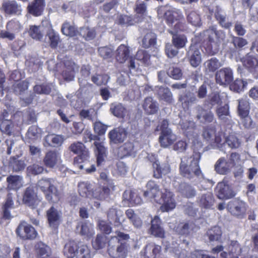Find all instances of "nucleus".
Instances as JSON below:
<instances>
[{"mask_svg": "<svg viewBox=\"0 0 258 258\" xmlns=\"http://www.w3.org/2000/svg\"><path fill=\"white\" fill-rule=\"evenodd\" d=\"M147 189L144 192V197L147 200L153 199L156 203L162 204L160 207L162 212H169L175 208L176 203L172 192L166 188L160 189L152 180L147 183Z\"/></svg>", "mask_w": 258, "mask_h": 258, "instance_id": "f257e3e1", "label": "nucleus"}, {"mask_svg": "<svg viewBox=\"0 0 258 258\" xmlns=\"http://www.w3.org/2000/svg\"><path fill=\"white\" fill-rule=\"evenodd\" d=\"M200 158V153L196 152L194 153L192 157L182 158L179 166L180 174L188 179H194L202 175L199 164Z\"/></svg>", "mask_w": 258, "mask_h": 258, "instance_id": "f03ea898", "label": "nucleus"}, {"mask_svg": "<svg viewBox=\"0 0 258 258\" xmlns=\"http://www.w3.org/2000/svg\"><path fill=\"white\" fill-rule=\"evenodd\" d=\"M221 102V98L219 93H213L210 98L204 101V105L207 107L208 109H205L201 105L196 106L195 108L196 113L195 118L200 123H206L213 122L215 119L213 112L211 109L215 105Z\"/></svg>", "mask_w": 258, "mask_h": 258, "instance_id": "7ed1b4c3", "label": "nucleus"}, {"mask_svg": "<svg viewBox=\"0 0 258 258\" xmlns=\"http://www.w3.org/2000/svg\"><path fill=\"white\" fill-rule=\"evenodd\" d=\"M56 183L53 178H42L38 181L36 186L45 194L48 201L54 203L59 199V192L56 187Z\"/></svg>", "mask_w": 258, "mask_h": 258, "instance_id": "20e7f679", "label": "nucleus"}, {"mask_svg": "<svg viewBox=\"0 0 258 258\" xmlns=\"http://www.w3.org/2000/svg\"><path fill=\"white\" fill-rule=\"evenodd\" d=\"M108 252L112 258H125L127 255V245L116 236L108 241Z\"/></svg>", "mask_w": 258, "mask_h": 258, "instance_id": "39448f33", "label": "nucleus"}, {"mask_svg": "<svg viewBox=\"0 0 258 258\" xmlns=\"http://www.w3.org/2000/svg\"><path fill=\"white\" fill-rule=\"evenodd\" d=\"M206 39L211 46H219L225 38V33L221 30H217L215 26H212L205 31Z\"/></svg>", "mask_w": 258, "mask_h": 258, "instance_id": "423d86ee", "label": "nucleus"}, {"mask_svg": "<svg viewBox=\"0 0 258 258\" xmlns=\"http://www.w3.org/2000/svg\"><path fill=\"white\" fill-rule=\"evenodd\" d=\"M22 29L20 22L16 20L9 21L6 25V30L1 31L0 37L6 38L9 40H13L16 35L19 33Z\"/></svg>", "mask_w": 258, "mask_h": 258, "instance_id": "0eeeda50", "label": "nucleus"}, {"mask_svg": "<svg viewBox=\"0 0 258 258\" xmlns=\"http://www.w3.org/2000/svg\"><path fill=\"white\" fill-rule=\"evenodd\" d=\"M16 233L23 240L34 239L37 235L34 228L25 221H22L19 224Z\"/></svg>", "mask_w": 258, "mask_h": 258, "instance_id": "6e6552de", "label": "nucleus"}, {"mask_svg": "<svg viewBox=\"0 0 258 258\" xmlns=\"http://www.w3.org/2000/svg\"><path fill=\"white\" fill-rule=\"evenodd\" d=\"M227 209L232 215L242 218L245 214L247 205L242 201L234 199L228 203Z\"/></svg>", "mask_w": 258, "mask_h": 258, "instance_id": "1a4fd4ad", "label": "nucleus"}, {"mask_svg": "<svg viewBox=\"0 0 258 258\" xmlns=\"http://www.w3.org/2000/svg\"><path fill=\"white\" fill-rule=\"evenodd\" d=\"M149 160L152 163L153 176L155 178L159 179L162 175H166L170 172V169L168 164L164 163L161 165L159 160L153 155L149 157Z\"/></svg>", "mask_w": 258, "mask_h": 258, "instance_id": "9d476101", "label": "nucleus"}, {"mask_svg": "<svg viewBox=\"0 0 258 258\" xmlns=\"http://www.w3.org/2000/svg\"><path fill=\"white\" fill-rule=\"evenodd\" d=\"M216 83L221 86H225L231 83L233 80L232 70L225 68L217 71L215 75Z\"/></svg>", "mask_w": 258, "mask_h": 258, "instance_id": "9b49d317", "label": "nucleus"}, {"mask_svg": "<svg viewBox=\"0 0 258 258\" xmlns=\"http://www.w3.org/2000/svg\"><path fill=\"white\" fill-rule=\"evenodd\" d=\"M23 202L32 208H35L38 204L39 201L33 187L29 186L26 188L23 196Z\"/></svg>", "mask_w": 258, "mask_h": 258, "instance_id": "f8f14e48", "label": "nucleus"}, {"mask_svg": "<svg viewBox=\"0 0 258 258\" xmlns=\"http://www.w3.org/2000/svg\"><path fill=\"white\" fill-rule=\"evenodd\" d=\"M187 57L193 67H197L201 62V54L198 45L191 44L187 52Z\"/></svg>", "mask_w": 258, "mask_h": 258, "instance_id": "ddd939ff", "label": "nucleus"}, {"mask_svg": "<svg viewBox=\"0 0 258 258\" xmlns=\"http://www.w3.org/2000/svg\"><path fill=\"white\" fill-rule=\"evenodd\" d=\"M218 198L220 199H228L233 198L235 194L231 187L224 182L218 183L216 188Z\"/></svg>", "mask_w": 258, "mask_h": 258, "instance_id": "4468645a", "label": "nucleus"}, {"mask_svg": "<svg viewBox=\"0 0 258 258\" xmlns=\"http://www.w3.org/2000/svg\"><path fill=\"white\" fill-rule=\"evenodd\" d=\"M167 22L174 26L176 30L180 29V23L179 21L183 18L181 12L178 10H169L165 13Z\"/></svg>", "mask_w": 258, "mask_h": 258, "instance_id": "2eb2a0df", "label": "nucleus"}, {"mask_svg": "<svg viewBox=\"0 0 258 258\" xmlns=\"http://www.w3.org/2000/svg\"><path fill=\"white\" fill-rule=\"evenodd\" d=\"M46 216L50 227L53 229L57 228L60 222L61 212L52 206L47 210Z\"/></svg>", "mask_w": 258, "mask_h": 258, "instance_id": "dca6fc26", "label": "nucleus"}, {"mask_svg": "<svg viewBox=\"0 0 258 258\" xmlns=\"http://www.w3.org/2000/svg\"><path fill=\"white\" fill-rule=\"evenodd\" d=\"M64 69L62 72V77L64 80L70 82L73 81L75 74L79 70L78 66L70 60L64 61Z\"/></svg>", "mask_w": 258, "mask_h": 258, "instance_id": "f3484780", "label": "nucleus"}, {"mask_svg": "<svg viewBox=\"0 0 258 258\" xmlns=\"http://www.w3.org/2000/svg\"><path fill=\"white\" fill-rule=\"evenodd\" d=\"M149 233L155 237L163 238L165 231L161 226V221L158 216H155L151 221Z\"/></svg>", "mask_w": 258, "mask_h": 258, "instance_id": "a211bd4d", "label": "nucleus"}, {"mask_svg": "<svg viewBox=\"0 0 258 258\" xmlns=\"http://www.w3.org/2000/svg\"><path fill=\"white\" fill-rule=\"evenodd\" d=\"M126 137V131L124 128L118 127L110 131L108 137L111 143L119 144L122 143Z\"/></svg>", "mask_w": 258, "mask_h": 258, "instance_id": "6ab92c4d", "label": "nucleus"}, {"mask_svg": "<svg viewBox=\"0 0 258 258\" xmlns=\"http://www.w3.org/2000/svg\"><path fill=\"white\" fill-rule=\"evenodd\" d=\"M154 91L160 100L165 101L168 104L173 102L172 94L168 88L156 86Z\"/></svg>", "mask_w": 258, "mask_h": 258, "instance_id": "aec40b11", "label": "nucleus"}, {"mask_svg": "<svg viewBox=\"0 0 258 258\" xmlns=\"http://www.w3.org/2000/svg\"><path fill=\"white\" fill-rule=\"evenodd\" d=\"M94 145L95 147V153L97 157V166L103 164L105 161V158L107 156V150L103 142L95 141Z\"/></svg>", "mask_w": 258, "mask_h": 258, "instance_id": "412c9836", "label": "nucleus"}, {"mask_svg": "<svg viewBox=\"0 0 258 258\" xmlns=\"http://www.w3.org/2000/svg\"><path fill=\"white\" fill-rule=\"evenodd\" d=\"M60 161V154L56 151L47 152L44 157V164L48 168H53Z\"/></svg>", "mask_w": 258, "mask_h": 258, "instance_id": "4be33fe9", "label": "nucleus"}, {"mask_svg": "<svg viewBox=\"0 0 258 258\" xmlns=\"http://www.w3.org/2000/svg\"><path fill=\"white\" fill-rule=\"evenodd\" d=\"M45 7L44 0H34L28 5L27 9L30 14L37 17L42 14Z\"/></svg>", "mask_w": 258, "mask_h": 258, "instance_id": "5701e85b", "label": "nucleus"}, {"mask_svg": "<svg viewBox=\"0 0 258 258\" xmlns=\"http://www.w3.org/2000/svg\"><path fill=\"white\" fill-rule=\"evenodd\" d=\"M174 186L178 192L187 198H191L196 195L195 189L187 183L181 182L176 184V182H175Z\"/></svg>", "mask_w": 258, "mask_h": 258, "instance_id": "b1692460", "label": "nucleus"}, {"mask_svg": "<svg viewBox=\"0 0 258 258\" xmlns=\"http://www.w3.org/2000/svg\"><path fill=\"white\" fill-rule=\"evenodd\" d=\"M2 8L5 13L9 15H20L22 12V8L15 1L4 2Z\"/></svg>", "mask_w": 258, "mask_h": 258, "instance_id": "393cba45", "label": "nucleus"}, {"mask_svg": "<svg viewBox=\"0 0 258 258\" xmlns=\"http://www.w3.org/2000/svg\"><path fill=\"white\" fill-rule=\"evenodd\" d=\"M142 106L145 111L149 114H154L159 110L158 102L151 97L145 98Z\"/></svg>", "mask_w": 258, "mask_h": 258, "instance_id": "a878e982", "label": "nucleus"}, {"mask_svg": "<svg viewBox=\"0 0 258 258\" xmlns=\"http://www.w3.org/2000/svg\"><path fill=\"white\" fill-rule=\"evenodd\" d=\"M176 140V136L172 131L161 133L159 141L161 146L166 148L171 145Z\"/></svg>", "mask_w": 258, "mask_h": 258, "instance_id": "bb28decb", "label": "nucleus"}, {"mask_svg": "<svg viewBox=\"0 0 258 258\" xmlns=\"http://www.w3.org/2000/svg\"><path fill=\"white\" fill-rule=\"evenodd\" d=\"M63 140L62 136L49 134L45 137L43 145L45 147H58L61 145Z\"/></svg>", "mask_w": 258, "mask_h": 258, "instance_id": "cd10ccee", "label": "nucleus"}, {"mask_svg": "<svg viewBox=\"0 0 258 258\" xmlns=\"http://www.w3.org/2000/svg\"><path fill=\"white\" fill-rule=\"evenodd\" d=\"M196 226L192 221L181 222L175 227V231L180 235H187L194 230Z\"/></svg>", "mask_w": 258, "mask_h": 258, "instance_id": "c85d7f7f", "label": "nucleus"}, {"mask_svg": "<svg viewBox=\"0 0 258 258\" xmlns=\"http://www.w3.org/2000/svg\"><path fill=\"white\" fill-rule=\"evenodd\" d=\"M110 111L114 116L119 118H123L127 113L125 106L122 104L117 102L111 104Z\"/></svg>", "mask_w": 258, "mask_h": 258, "instance_id": "c756f323", "label": "nucleus"}, {"mask_svg": "<svg viewBox=\"0 0 258 258\" xmlns=\"http://www.w3.org/2000/svg\"><path fill=\"white\" fill-rule=\"evenodd\" d=\"M231 166L224 158L221 157L218 159L215 165V171L220 174H227L230 171Z\"/></svg>", "mask_w": 258, "mask_h": 258, "instance_id": "7c9ffc66", "label": "nucleus"}, {"mask_svg": "<svg viewBox=\"0 0 258 258\" xmlns=\"http://www.w3.org/2000/svg\"><path fill=\"white\" fill-rule=\"evenodd\" d=\"M216 113L218 118L223 122L230 123L231 116L229 112V107L228 104L220 106L216 109Z\"/></svg>", "mask_w": 258, "mask_h": 258, "instance_id": "2f4dec72", "label": "nucleus"}, {"mask_svg": "<svg viewBox=\"0 0 258 258\" xmlns=\"http://www.w3.org/2000/svg\"><path fill=\"white\" fill-rule=\"evenodd\" d=\"M182 130H184L186 136L190 138L192 137H196L197 135L196 132V125L193 121H185V122H179Z\"/></svg>", "mask_w": 258, "mask_h": 258, "instance_id": "473e14b6", "label": "nucleus"}, {"mask_svg": "<svg viewBox=\"0 0 258 258\" xmlns=\"http://www.w3.org/2000/svg\"><path fill=\"white\" fill-rule=\"evenodd\" d=\"M161 250V247L154 243H150L146 245L144 248L145 255L148 258H156Z\"/></svg>", "mask_w": 258, "mask_h": 258, "instance_id": "72a5a7b5", "label": "nucleus"}, {"mask_svg": "<svg viewBox=\"0 0 258 258\" xmlns=\"http://www.w3.org/2000/svg\"><path fill=\"white\" fill-rule=\"evenodd\" d=\"M222 230L218 226H215L208 229L205 237H207L209 242L219 241L221 238Z\"/></svg>", "mask_w": 258, "mask_h": 258, "instance_id": "f704fd0d", "label": "nucleus"}, {"mask_svg": "<svg viewBox=\"0 0 258 258\" xmlns=\"http://www.w3.org/2000/svg\"><path fill=\"white\" fill-rule=\"evenodd\" d=\"M136 153L135 146L131 142H126L118 148V156L122 158L128 155H133Z\"/></svg>", "mask_w": 258, "mask_h": 258, "instance_id": "c9c22d12", "label": "nucleus"}, {"mask_svg": "<svg viewBox=\"0 0 258 258\" xmlns=\"http://www.w3.org/2000/svg\"><path fill=\"white\" fill-rule=\"evenodd\" d=\"M243 65L256 76H258V60L251 56H247L243 60Z\"/></svg>", "mask_w": 258, "mask_h": 258, "instance_id": "e433bc0d", "label": "nucleus"}, {"mask_svg": "<svg viewBox=\"0 0 258 258\" xmlns=\"http://www.w3.org/2000/svg\"><path fill=\"white\" fill-rule=\"evenodd\" d=\"M69 150L74 154L81 155L84 158L89 156V152L85 146L81 142H75L69 147Z\"/></svg>", "mask_w": 258, "mask_h": 258, "instance_id": "4c0bfd02", "label": "nucleus"}, {"mask_svg": "<svg viewBox=\"0 0 258 258\" xmlns=\"http://www.w3.org/2000/svg\"><path fill=\"white\" fill-rule=\"evenodd\" d=\"M90 183L88 182H82L78 184V191L81 196L88 198H93L94 191Z\"/></svg>", "mask_w": 258, "mask_h": 258, "instance_id": "58836bf2", "label": "nucleus"}, {"mask_svg": "<svg viewBox=\"0 0 258 258\" xmlns=\"http://www.w3.org/2000/svg\"><path fill=\"white\" fill-rule=\"evenodd\" d=\"M215 17L218 24L224 29H230L232 26V23L228 21L226 14L221 11H217L215 13Z\"/></svg>", "mask_w": 258, "mask_h": 258, "instance_id": "ea45409f", "label": "nucleus"}, {"mask_svg": "<svg viewBox=\"0 0 258 258\" xmlns=\"http://www.w3.org/2000/svg\"><path fill=\"white\" fill-rule=\"evenodd\" d=\"M23 178L19 175H10L7 178V188L9 189H17L23 184Z\"/></svg>", "mask_w": 258, "mask_h": 258, "instance_id": "a19ab883", "label": "nucleus"}, {"mask_svg": "<svg viewBox=\"0 0 258 258\" xmlns=\"http://www.w3.org/2000/svg\"><path fill=\"white\" fill-rule=\"evenodd\" d=\"M125 215L135 228L140 229L142 227L143 222L140 217L136 214L132 209H128L125 211Z\"/></svg>", "mask_w": 258, "mask_h": 258, "instance_id": "79ce46f5", "label": "nucleus"}, {"mask_svg": "<svg viewBox=\"0 0 258 258\" xmlns=\"http://www.w3.org/2000/svg\"><path fill=\"white\" fill-rule=\"evenodd\" d=\"M169 32L172 35V44L177 48H183L187 42L186 37L183 34H175L173 31L169 30Z\"/></svg>", "mask_w": 258, "mask_h": 258, "instance_id": "37998d69", "label": "nucleus"}, {"mask_svg": "<svg viewBox=\"0 0 258 258\" xmlns=\"http://www.w3.org/2000/svg\"><path fill=\"white\" fill-rule=\"evenodd\" d=\"M179 101L181 103L183 107L188 108L189 106L195 103L197 99L193 93L187 92L179 96Z\"/></svg>", "mask_w": 258, "mask_h": 258, "instance_id": "c03bdc74", "label": "nucleus"}, {"mask_svg": "<svg viewBox=\"0 0 258 258\" xmlns=\"http://www.w3.org/2000/svg\"><path fill=\"white\" fill-rule=\"evenodd\" d=\"M130 51L127 46L120 45L116 51V59L119 63L124 62L129 57Z\"/></svg>", "mask_w": 258, "mask_h": 258, "instance_id": "a18cd8bd", "label": "nucleus"}, {"mask_svg": "<svg viewBox=\"0 0 258 258\" xmlns=\"http://www.w3.org/2000/svg\"><path fill=\"white\" fill-rule=\"evenodd\" d=\"M78 247L76 242L70 241L67 243L63 248V253L68 258H73L76 255Z\"/></svg>", "mask_w": 258, "mask_h": 258, "instance_id": "49530a36", "label": "nucleus"}, {"mask_svg": "<svg viewBox=\"0 0 258 258\" xmlns=\"http://www.w3.org/2000/svg\"><path fill=\"white\" fill-rule=\"evenodd\" d=\"M36 251L39 258H50V248L42 242H39L36 245Z\"/></svg>", "mask_w": 258, "mask_h": 258, "instance_id": "de8ad7c7", "label": "nucleus"}, {"mask_svg": "<svg viewBox=\"0 0 258 258\" xmlns=\"http://www.w3.org/2000/svg\"><path fill=\"white\" fill-rule=\"evenodd\" d=\"M214 200L211 192H207L201 196L199 199L200 206L206 209L211 208L214 204Z\"/></svg>", "mask_w": 258, "mask_h": 258, "instance_id": "09e8293b", "label": "nucleus"}, {"mask_svg": "<svg viewBox=\"0 0 258 258\" xmlns=\"http://www.w3.org/2000/svg\"><path fill=\"white\" fill-rule=\"evenodd\" d=\"M122 216V212L120 210H117L115 208L110 209L107 214V217L110 222H113L116 226L121 223L120 217Z\"/></svg>", "mask_w": 258, "mask_h": 258, "instance_id": "8fccbe9b", "label": "nucleus"}, {"mask_svg": "<svg viewBox=\"0 0 258 258\" xmlns=\"http://www.w3.org/2000/svg\"><path fill=\"white\" fill-rule=\"evenodd\" d=\"M46 36L49 38V43L52 48H55L60 41L59 35L51 27L48 28Z\"/></svg>", "mask_w": 258, "mask_h": 258, "instance_id": "3c124183", "label": "nucleus"}, {"mask_svg": "<svg viewBox=\"0 0 258 258\" xmlns=\"http://www.w3.org/2000/svg\"><path fill=\"white\" fill-rule=\"evenodd\" d=\"M238 113L239 116H245L248 115L249 103L246 98H242L238 100Z\"/></svg>", "mask_w": 258, "mask_h": 258, "instance_id": "603ef678", "label": "nucleus"}, {"mask_svg": "<svg viewBox=\"0 0 258 258\" xmlns=\"http://www.w3.org/2000/svg\"><path fill=\"white\" fill-rule=\"evenodd\" d=\"M16 127L12 120L0 122V130L1 132L8 136H11L14 134L16 129Z\"/></svg>", "mask_w": 258, "mask_h": 258, "instance_id": "864d4df0", "label": "nucleus"}, {"mask_svg": "<svg viewBox=\"0 0 258 258\" xmlns=\"http://www.w3.org/2000/svg\"><path fill=\"white\" fill-rule=\"evenodd\" d=\"M43 27L42 26H30L29 31V35L34 39L40 40L43 36Z\"/></svg>", "mask_w": 258, "mask_h": 258, "instance_id": "5fc2aeb1", "label": "nucleus"}, {"mask_svg": "<svg viewBox=\"0 0 258 258\" xmlns=\"http://www.w3.org/2000/svg\"><path fill=\"white\" fill-rule=\"evenodd\" d=\"M93 255L90 248L86 244L79 245L76 254L77 258H92Z\"/></svg>", "mask_w": 258, "mask_h": 258, "instance_id": "6e6d98bb", "label": "nucleus"}, {"mask_svg": "<svg viewBox=\"0 0 258 258\" xmlns=\"http://www.w3.org/2000/svg\"><path fill=\"white\" fill-rule=\"evenodd\" d=\"M61 30L62 33L66 36L73 37L79 35V31L75 27L68 22L62 24Z\"/></svg>", "mask_w": 258, "mask_h": 258, "instance_id": "4d7b16f0", "label": "nucleus"}, {"mask_svg": "<svg viewBox=\"0 0 258 258\" xmlns=\"http://www.w3.org/2000/svg\"><path fill=\"white\" fill-rule=\"evenodd\" d=\"M81 230L80 234L82 235L85 236L87 237H91L94 234V231L93 229V226L90 223L86 222H82L80 224ZM80 226V225L78 226V228Z\"/></svg>", "mask_w": 258, "mask_h": 258, "instance_id": "13d9d810", "label": "nucleus"}, {"mask_svg": "<svg viewBox=\"0 0 258 258\" xmlns=\"http://www.w3.org/2000/svg\"><path fill=\"white\" fill-rule=\"evenodd\" d=\"M82 119H86L91 121H95L97 119V112L93 109H83L79 113Z\"/></svg>", "mask_w": 258, "mask_h": 258, "instance_id": "bf43d9fd", "label": "nucleus"}, {"mask_svg": "<svg viewBox=\"0 0 258 258\" xmlns=\"http://www.w3.org/2000/svg\"><path fill=\"white\" fill-rule=\"evenodd\" d=\"M156 40L157 36L154 33H148L145 35L143 39V45L145 48L154 46L156 44Z\"/></svg>", "mask_w": 258, "mask_h": 258, "instance_id": "052dcab7", "label": "nucleus"}, {"mask_svg": "<svg viewBox=\"0 0 258 258\" xmlns=\"http://www.w3.org/2000/svg\"><path fill=\"white\" fill-rule=\"evenodd\" d=\"M29 87V83L26 81H16L13 85L14 92L17 95H22Z\"/></svg>", "mask_w": 258, "mask_h": 258, "instance_id": "680f3d73", "label": "nucleus"}, {"mask_svg": "<svg viewBox=\"0 0 258 258\" xmlns=\"http://www.w3.org/2000/svg\"><path fill=\"white\" fill-rule=\"evenodd\" d=\"M205 67L207 71L213 72L222 66V63L215 57L207 60L204 63Z\"/></svg>", "mask_w": 258, "mask_h": 258, "instance_id": "e2e57ef3", "label": "nucleus"}, {"mask_svg": "<svg viewBox=\"0 0 258 258\" xmlns=\"http://www.w3.org/2000/svg\"><path fill=\"white\" fill-rule=\"evenodd\" d=\"M79 35L85 38L86 40L93 39L96 36V32L94 28L82 27L80 29Z\"/></svg>", "mask_w": 258, "mask_h": 258, "instance_id": "0e129e2a", "label": "nucleus"}, {"mask_svg": "<svg viewBox=\"0 0 258 258\" xmlns=\"http://www.w3.org/2000/svg\"><path fill=\"white\" fill-rule=\"evenodd\" d=\"M110 77L107 74H96L91 77L92 81L97 86L106 85Z\"/></svg>", "mask_w": 258, "mask_h": 258, "instance_id": "69168bd1", "label": "nucleus"}, {"mask_svg": "<svg viewBox=\"0 0 258 258\" xmlns=\"http://www.w3.org/2000/svg\"><path fill=\"white\" fill-rule=\"evenodd\" d=\"M229 257L233 256H239L241 253V247L237 241H232L228 247Z\"/></svg>", "mask_w": 258, "mask_h": 258, "instance_id": "338daca9", "label": "nucleus"}, {"mask_svg": "<svg viewBox=\"0 0 258 258\" xmlns=\"http://www.w3.org/2000/svg\"><path fill=\"white\" fill-rule=\"evenodd\" d=\"M225 144L231 149H237L241 144V142L234 135H230L225 138Z\"/></svg>", "mask_w": 258, "mask_h": 258, "instance_id": "774afa93", "label": "nucleus"}]
</instances>
